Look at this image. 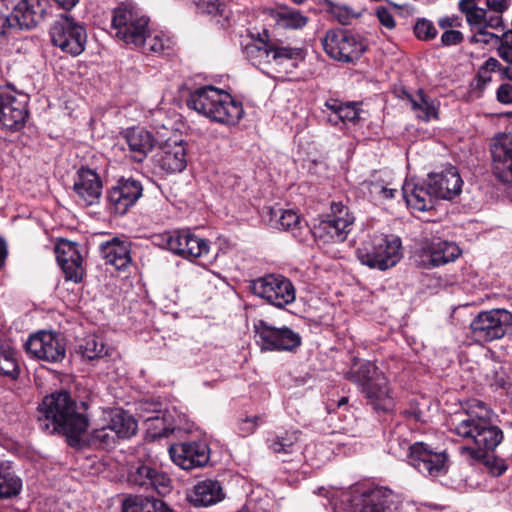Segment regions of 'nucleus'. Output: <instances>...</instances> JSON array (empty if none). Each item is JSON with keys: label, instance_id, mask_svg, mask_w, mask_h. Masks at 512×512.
Here are the masks:
<instances>
[{"label": "nucleus", "instance_id": "nucleus-1", "mask_svg": "<svg viewBox=\"0 0 512 512\" xmlns=\"http://www.w3.org/2000/svg\"><path fill=\"white\" fill-rule=\"evenodd\" d=\"M36 418L41 431L65 436L72 447L80 445L89 424L87 416L66 390L46 395L37 407Z\"/></svg>", "mask_w": 512, "mask_h": 512}, {"label": "nucleus", "instance_id": "nucleus-2", "mask_svg": "<svg viewBox=\"0 0 512 512\" xmlns=\"http://www.w3.org/2000/svg\"><path fill=\"white\" fill-rule=\"evenodd\" d=\"M491 414L483 402L477 401L452 422L456 435L472 441L473 446L463 447V450L474 459H482L493 452L503 439L502 430L491 423Z\"/></svg>", "mask_w": 512, "mask_h": 512}, {"label": "nucleus", "instance_id": "nucleus-3", "mask_svg": "<svg viewBox=\"0 0 512 512\" xmlns=\"http://www.w3.org/2000/svg\"><path fill=\"white\" fill-rule=\"evenodd\" d=\"M462 184L458 170L449 166L440 172L429 173L424 184L406 181L402 196L410 208L423 212L433 208L435 199L450 200L459 195Z\"/></svg>", "mask_w": 512, "mask_h": 512}, {"label": "nucleus", "instance_id": "nucleus-4", "mask_svg": "<svg viewBox=\"0 0 512 512\" xmlns=\"http://www.w3.org/2000/svg\"><path fill=\"white\" fill-rule=\"evenodd\" d=\"M187 106L210 120L224 124L236 125L243 117L244 110L240 102L224 90L214 86H204L192 91Z\"/></svg>", "mask_w": 512, "mask_h": 512}, {"label": "nucleus", "instance_id": "nucleus-5", "mask_svg": "<svg viewBox=\"0 0 512 512\" xmlns=\"http://www.w3.org/2000/svg\"><path fill=\"white\" fill-rule=\"evenodd\" d=\"M346 378L355 383L376 411L389 412L394 407L387 378L370 361H358L346 373Z\"/></svg>", "mask_w": 512, "mask_h": 512}, {"label": "nucleus", "instance_id": "nucleus-6", "mask_svg": "<svg viewBox=\"0 0 512 512\" xmlns=\"http://www.w3.org/2000/svg\"><path fill=\"white\" fill-rule=\"evenodd\" d=\"M390 450L397 456H406L408 463L419 473L429 477H439L447 473L449 458L445 451H434L428 444H409L399 438L390 441Z\"/></svg>", "mask_w": 512, "mask_h": 512}, {"label": "nucleus", "instance_id": "nucleus-7", "mask_svg": "<svg viewBox=\"0 0 512 512\" xmlns=\"http://www.w3.org/2000/svg\"><path fill=\"white\" fill-rule=\"evenodd\" d=\"M357 258L363 264L380 271L394 267L402 258V242L398 236L374 234L357 249Z\"/></svg>", "mask_w": 512, "mask_h": 512}, {"label": "nucleus", "instance_id": "nucleus-8", "mask_svg": "<svg viewBox=\"0 0 512 512\" xmlns=\"http://www.w3.org/2000/svg\"><path fill=\"white\" fill-rule=\"evenodd\" d=\"M472 338L478 343H489L512 336V313L506 309L479 312L470 322Z\"/></svg>", "mask_w": 512, "mask_h": 512}, {"label": "nucleus", "instance_id": "nucleus-9", "mask_svg": "<svg viewBox=\"0 0 512 512\" xmlns=\"http://www.w3.org/2000/svg\"><path fill=\"white\" fill-rule=\"evenodd\" d=\"M354 215L342 201L331 202L330 212L321 216L312 233L323 242H344L352 230Z\"/></svg>", "mask_w": 512, "mask_h": 512}, {"label": "nucleus", "instance_id": "nucleus-10", "mask_svg": "<svg viewBox=\"0 0 512 512\" xmlns=\"http://www.w3.org/2000/svg\"><path fill=\"white\" fill-rule=\"evenodd\" d=\"M322 45L332 59L351 63L358 60L367 49L366 40L347 29H331L325 34Z\"/></svg>", "mask_w": 512, "mask_h": 512}, {"label": "nucleus", "instance_id": "nucleus-11", "mask_svg": "<svg viewBox=\"0 0 512 512\" xmlns=\"http://www.w3.org/2000/svg\"><path fill=\"white\" fill-rule=\"evenodd\" d=\"M149 19L132 4H121L113 10L112 30L126 44L138 46L144 42Z\"/></svg>", "mask_w": 512, "mask_h": 512}, {"label": "nucleus", "instance_id": "nucleus-12", "mask_svg": "<svg viewBox=\"0 0 512 512\" xmlns=\"http://www.w3.org/2000/svg\"><path fill=\"white\" fill-rule=\"evenodd\" d=\"M252 293L277 308L293 303L296 291L293 283L281 274H266L251 281Z\"/></svg>", "mask_w": 512, "mask_h": 512}, {"label": "nucleus", "instance_id": "nucleus-13", "mask_svg": "<svg viewBox=\"0 0 512 512\" xmlns=\"http://www.w3.org/2000/svg\"><path fill=\"white\" fill-rule=\"evenodd\" d=\"M49 34L53 45L64 53L77 56L85 49L86 29L72 17L62 15L51 26Z\"/></svg>", "mask_w": 512, "mask_h": 512}, {"label": "nucleus", "instance_id": "nucleus-14", "mask_svg": "<svg viewBox=\"0 0 512 512\" xmlns=\"http://www.w3.org/2000/svg\"><path fill=\"white\" fill-rule=\"evenodd\" d=\"M256 343L262 351H294L301 345V336L287 326L275 327L265 320L254 323Z\"/></svg>", "mask_w": 512, "mask_h": 512}, {"label": "nucleus", "instance_id": "nucleus-15", "mask_svg": "<svg viewBox=\"0 0 512 512\" xmlns=\"http://www.w3.org/2000/svg\"><path fill=\"white\" fill-rule=\"evenodd\" d=\"M25 348L34 358L50 363L61 362L66 356L65 338L53 331H40L30 336Z\"/></svg>", "mask_w": 512, "mask_h": 512}, {"label": "nucleus", "instance_id": "nucleus-16", "mask_svg": "<svg viewBox=\"0 0 512 512\" xmlns=\"http://www.w3.org/2000/svg\"><path fill=\"white\" fill-rule=\"evenodd\" d=\"M460 254L461 250L454 242L433 239L422 242L414 258L417 266L432 269L455 261Z\"/></svg>", "mask_w": 512, "mask_h": 512}, {"label": "nucleus", "instance_id": "nucleus-17", "mask_svg": "<svg viewBox=\"0 0 512 512\" xmlns=\"http://www.w3.org/2000/svg\"><path fill=\"white\" fill-rule=\"evenodd\" d=\"M128 482L132 486L145 491H155L160 495H166L171 490V479L168 475L145 462H138L130 466Z\"/></svg>", "mask_w": 512, "mask_h": 512}, {"label": "nucleus", "instance_id": "nucleus-18", "mask_svg": "<svg viewBox=\"0 0 512 512\" xmlns=\"http://www.w3.org/2000/svg\"><path fill=\"white\" fill-rule=\"evenodd\" d=\"M12 19L18 30H32L49 15V0H13Z\"/></svg>", "mask_w": 512, "mask_h": 512}, {"label": "nucleus", "instance_id": "nucleus-19", "mask_svg": "<svg viewBox=\"0 0 512 512\" xmlns=\"http://www.w3.org/2000/svg\"><path fill=\"white\" fill-rule=\"evenodd\" d=\"M172 461L185 470L205 466L210 459V449L204 442H182L170 446Z\"/></svg>", "mask_w": 512, "mask_h": 512}, {"label": "nucleus", "instance_id": "nucleus-20", "mask_svg": "<svg viewBox=\"0 0 512 512\" xmlns=\"http://www.w3.org/2000/svg\"><path fill=\"white\" fill-rule=\"evenodd\" d=\"M143 194L142 184L132 178L120 179L117 184L107 192V200L111 210L123 215L130 207L135 205Z\"/></svg>", "mask_w": 512, "mask_h": 512}, {"label": "nucleus", "instance_id": "nucleus-21", "mask_svg": "<svg viewBox=\"0 0 512 512\" xmlns=\"http://www.w3.org/2000/svg\"><path fill=\"white\" fill-rule=\"evenodd\" d=\"M492 171L504 184L512 183V136L497 135L491 144Z\"/></svg>", "mask_w": 512, "mask_h": 512}, {"label": "nucleus", "instance_id": "nucleus-22", "mask_svg": "<svg viewBox=\"0 0 512 512\" xmlns=\"http://www.w3.org/2000/svg\"><path fill=\"white\" fill-rule=\"evenodd\" d=\"M56 259L61 267L65 279L79 283L82 281L84 268L82 256L77 244L66 239H61L55 246Z\"/></svg>", "mask_w": 512, "mask_h": 512}, {"label": "nucleus", "instance_id": "nucleus-23", "mask_svg": "<svg viewBox=\"0 0 512 512\" xmlns=\"http://www.w3.org/2000/svg\"><path fill=\"white\" fill-rule=\"evenodd\" d=\"M102 181L96 171L81 167L74 177L73 191L86 206L97 204L102 195Z\"/></svg>", "mask_w": 512, "mask_h": 512}, {"label": "nucleus", "instance_id": "nucleus-24", "mask_svg": "<svg viewBox=\"0 0 512 512\" xmlns=\"http://www.w3.org/2000/svg\"><path fill=\"white\" fill-rule=\"evenodd\" d=\"M27 117L25 103L19 101L9 89L0 101V127L17 130L24 124Z\"/></svg>", "mask_w": 512, "mask_h": 512}, {"label": "nucleus", "instance_id": "nucleus-25", "mask_svg": "<svg viewBox=\"0 0 512 512\" xmlns=\"http://www.w3.org/2000/svg\"><path fill=\"white\" fill-rule=\"evenodd\" d=\"M155 165L163 172H182L186 165V149L182 142H166L155 155Z\"/></svg>", "mask_w": 512, "mask_h": 512}, {"label": "nucleus", "instance_id": "nucleus-26", "mask_svg": "<svg viewBox=\"0 0 512 512\" xmlns=\"http://www.w3.org/2000/svg\"><path fill=\"white\" fill-rule=\"evenodd\" d=\"M358 512H397L398 502L394 493L385 487H375L362 494Z\"/></svg>", "mask_w": 512, "mask_h": 512}, {"label": "nucleus", "instance_id": "nucleus-27", "mask_svg": "<svg viewBox=\"0 0 512 512\" xmlns=\"http://www.w3.org/2000/svg\"><path fill=\"white\" fill-rule=\"evenodd\" d=\"M100 253L106 263L114 266L117 270L125 269L131 263L130 242L119 238L101 243Z\"/></svg>", "mask_w": 512, "mask_h": 512}, {"label": "nucleus", "instance_id": "nucleus-28", "mask_svg": "<svg viewBox=\"0 0 512 512\" xmlns=\"http://www.w3.org/2000/svg\"><path fill=\"white\" fill-rule=\"evenodd\" d=\"M124 138L129 148L130 157L136 162H142L155 145L153 135L143 128L128 129Z\"/></svg>", "mask_w": 512, "mask_h": 512}, {"label": "nucleus", "instance_id": "nucleus-29", "mask_svg": "<svg viewBox=\"0 0 512 512\" xmlns=\"http://www.w3.org/2000/svg\"><path fill=\"white\" fill-rule=\"evenodd\" d=\"M224 498L223 488L217 480L205 479L198 482L189 496L194 506H210Z\"/></svg>", "mask_w": 512, "mask_h": 512}, {"label": "nucleus", "instance_id": "nucleus-30", "mask_svg": "<svg viewBox=\"0 0 512 512\" xmlns=\"http://www.w3.org/2000/svg\"><path fill=\"white\" fill-rule=\"evenodd\" d=\"M301 431L286 430L267 439L268 448L278 455H290L301 450Z\"/></svg>", "mask_w": 512, "mask_h": 512}, {"label": "nucleus", "instance_id": "nucleus-31", "mask_svg": "<svg viewBox=\"0 0 512 512\" xmlns=\"http://www.w3.org/2000/svg\"><path fill=\"white\" fill-rule=\"evenodd\" d=\"M247 60L262 70L272 63V42L262 38H252L243 49Z\"/></svg>", "mask_w": 512, "mask_h": 512}, {"label": "nucleus", "instance_id": "nucleus-32", "mask_svg": "<svg viewBox=\"0 0 512 512\" xmlns=\"http://www.w3.org/2000/svg\"><path fill=\"white\" fill-rule=\"evenodd\" d=\"M195 4L201 13L213 16L222 28L235 22L234 13L224 0H195Z\"/></svg>", "mask_w": 512, "mask_h": 512}, {"label": "nucleus", "instance_id": "nucleus-33", "mask_svg": "<svg viewBox=\"0 0 512 512\" xmlns=\"http://www.w3.org/2000/svg\"><path fill=\"white\" fill-rule=\"evenodd\" d=\"M270 225L273 228L289 231L294 237L300 236L301 220L293 210L282 208L270 209Z\"/></svg>", "mask_w": 512, "mask_h": 512}, {"label": "nucleus", "instance_id": "nucleus-34", "mask_svg": "<svg viewBox=\"0 0 512 512\" xmlns=\"http://www.w3.org/2000/svg\"><path fill=\"white\" fill-rule=\"evenodd\" d=\"M117 438H130L136 434L137 423L133 416L121 409L112 410L108 414V423Z\"/></svg>", "mask_w": 512, "mask_h": 512}, {"label": "nucleus", "instance_id": "nucleus-35", "mask_svg": "<svg viewBox=\"0 0 512 512\" xmlns=\"http://www.w3.org/2000/svg\"><path fill=\"white\" fill-rule=\"evenodd\" d=\"M75 352L83 359L94 360L107 356L108 348L100 336L89 334L79 341Z\"/></svg>", "mask_w": 512, "mask_h": 512}, {"label": "nucleus", "instance_id": "nucleus-36", "mask_svg": "<svg viewBox=\"0 0 512 512\" xmlns=\"http://www.w3.org/2000/svg\"><path fill=\"white\" fill-rule=\"evenodd\" d=\"M408 99L419 119L429 121L438 118V102L426 96L422 90H419L415 96L409 95Z\"/></svg>", "mask_w": 512, "mask_h": 512}, {"label": "nucleus", "instance_id": "nucleus-37", "mask_svg": "<svg viewBox=\"0 0 512 512\" xmlns=\"http://www.w3.org/2000/svg\"><path fill=\"white\" fill-rule=\"evenodd\" d=\"M18 374L15 350L9 344L0 341V375L15 379Z\"/></svg>", "mask_w": 512, "mask_h": 512}, {"label": "nucleus", "instance_id": "nucleus-38", "mask_svg": "<svg viewBox=\"0 0 512 512\" xmlns=\"http://www.w3.org/2000/svg\"><path fill=\"white\" fill-rule=\"evenodd\" d=\"M173 41L170 37L163 34L149 35L148 31L144 34V42L137 46L143 53L162 54L172 48Z\"/></svg>", "mask_w": 512, "mask_h": 512}, {"label": "nucleus", "instance_id": "nucleus-39", "mask_svg": "<svg viewBox=\"0 0 512 512\" xmlns=\"http://www.w3.org/2000/svg\"><path fill=\"white\" fill-rule=\"evenodd\" d=\"M327 109L331 112L336 113L338 120L342 123L352 122L356 123L360 120L361 110L356 106L355 103H340L337 100L328 101L325 103Z\"/></svg>", "mask_w": 512, "mask_h": 512}, {"label": "nucleus", "instance_id": "nucleus-40", "mask_svg": "<svg viewBox=\"0 0 512 512\" xmlns=\"http://www.w3.org/2000/svg\"><path fill=\"white\" fill-rule=\"evenodd\" d=\"M188 232L189 229H179L167 232L163 235L167 248L173 253L183 257L185 250L188 247Z\"/></svg>", "mask_w": 512, "mask_h": 512}, {"label": "nucleus", "instance_id": "nucleus-41", "mask_svg": "<svg viewBox=\"0 0 512 512\" xmlns=\"http://www.w3.org/2000/svg\"><path fill=\"white\" fill-rule=\"evenodd\" d=\"M188 247L184 252L183 258L196 259L206 257L209 253V242L195 234L190 230L188 232Z\"/></svg>", "mask_w": 512, "mask_h": 512}, {"label": "nucleus", "instance_id": "nucleus-42", "mask_svg": "<svg viewBox=\"0 0 512 512\" xmlns=\"http://www.w3.org/2000/svg\"><path fill=\"white\" fill-rule=\"evenodd\" d=\"M308 22V18L298 10H287L278 13L277 24L286 29H300Z\"/></svg>", "mask_w": 512, "mask_h": 512}, {"label": "nucleus", "instance_id": "nucleus-43", "mask_svg": "<svg viewBox=\"0 0 512 512\" xmlns=\"http://www.w3.org/2000/svg\"><path fill=\"white\" fill-rule=\"evenodd\" d=\"M116 434L107 424L101 428L94 429L90 435V443L98 448H111L116 444Z\"/></svg>", "mask_w": 512, "mask_h": 512}, {"label": "nucleus", "instance_id": "nucleus-44", "mask_svg": "<svg viewBox=\"0 0 512 512\" xmlns=\"http://www.w3.org/2000/svg\"><path fill=\"white\" fill-rule=\"evenodd\" d=\"M272 50V63L276 65H281L288 60L303 59V51L301 48L279 46L272 43Z\"/></svg>", "mask_w": 512, "mask_h": 512}, {"label": "nucleus", "instance_id": "nucleus-45", "mask_svg": "<svg viewBox=\"0 0 512 512\" xmlns=\"http://www.w3.org/2000/svg\"><path fill=\"white\" fill-rule=\"evenodd\" d=\"M22 487L21 480L10 473H0V498L17 495Z\"/></svg>", "mask_w": 512, "mask_h": 512}, {"label": "nucleus", "instance_id": "nucleus-46", "mask_svg": "<svg viewBox=\"0 0 512 512\" xmlns=\"http://www.w3.org/2000/svg\"><path fill=\"white\" fill-rule=\"evenodd\" d=\"M155 498L129 496L122 503V512H149Z\"/></svg>", "mask_w": 512, "mask_h": 512}, {"label": "nucleus", "instance_id": "nucleus-47", "mask_svg": "<svg viewBox=\"0 0 512 512\" xmlns=\"http://www.w3.org/2000/svg\"><path fill=\"white\" fill-rule=\"evenodd\" d=\"M414 33L420 40H431L437 36V30L433 23L429 20L422 19L417 21L414 27Z\"/></svg>", "mask_w": 512, "mask_h": 512}, {"label": "nucleus", "instance_id": "nucleus-48", "mask_svg": "<svg viewBox=\"0 0 512 512\" xmlns=\"http://www.w3.org/2000/svg\"><path fill=\"white\" fill-rule=\"evenodd\" d=\"M493 476H500L507 470L505 460L487 453V456L480 459Z\"/></svg>", "mask_w": 512, "mask_h": 512}, {"label": "nucleus", "instance_id": "nucleus-49", "mask_svg": "<svg viewBox=\"0 0 512 512\" xmlns=\"http://www.w3.org/2000/svg\"><path fill=\"white\" fill-rule=\"evenodd\" d=\"M261 418L259 416L245 417L239 422V432L242 436H248L255 432Z\"/></svg>", "mask_w": 512, "mask_h": 512}, {"label": "nucleus", "instance_id": "nucleus-50", "mask_svg": "<svg viewBox=\"0 0 512 512\" xmlns=\"http://www.w3.org/2000/svg\"><path fill=\"white\" fill-rule=\"evenodd\" d=\"M465 18L471 31H473L476 29V27L482 25L484 21H486V10L484 8L479 7L476 10L466 14Z\"/></svg>", "mask_w": 512, "mask_h": 512}, {"label": "nucleus", "instance_id": "nucleus-51", "mask_svg": "<svg viewBox=\"0 0 512 512\" xmlns=\"http://www.w3.org/2000/svg\"><path fill=\"white\" fill-rule=\"evenodd\" d=\"M396 192V189L388 188L380 182L370 183V193L374 196H378L379 198L392 199Z\"/></svg>", "mask_w": 512, "mask_h": 512}, {"label": "nucleus", "instance_id": "nucleus-52", "mask_svg": "<svg viewBox=\"0 0 512 512\" xmlns=\"http://www.w3.org/2000/svg\"><path fill=\"white\" fill-rule=\"evenodd\" d=\"M464 39L462 32L458 30H446L441 35V44L443 46H453L460 44Z\"/></svg>", "mask_w": 512, "mask_h": 512}, {"label": "nucleus", "instance_id": "nucleus-53", "mask_svg": "<svg viewBox=\"0 0 512 512\" xmlns=\"http://www.w3.org/2000/svg\"><path fill=\"white\" fill-rule=\"evenodd\" d=\"M376 16L381 23L387 29H393L396 25L394 17L389 9L385 7H378L376 10Z\"/></svg>", "mask_w": 512, "mask_h": 512}, {"label": "nucleus", "instance_id": "nucleus-54", "mask_svg": "<svg viewBox=\"0 0 512 512\" xmlns=\"http://www.w3.org/2000/svg\"><path fill=\"white\" fill-rule=\"evenodd\" d=\"M12 30H18V26L14 25L12 13L10 15H6L0 12V37L6 35Z\"/></svg>", "mask_w": 512, "mask_h": 512}, {"label": "nucleus", "instance_id": "nucleus-55", "mask_svg": "<svg viewBox=\"0 0 512 512\" xmlns=\"http://www.w3.org/2000/svg\"><path fill=\"white\" fill-rule=\"evenodd\" d=\"M497 99L503 104L512 103V85L502 84L497 90Z\"/></svg>", "mask_w": 512, "mask_h": 512}, {"label": "nucleus", "instance_id": "nucleus-56", "mask_svg": "<svg viewBox=\"0 0 512 512\" xmlns=\"http://www.w3.org/2000/svg\"><path fill=\"white\" fill-rule=\"evenodd\" d=\"M486 6L488 9H490L498 14H502L509 8V1L508 0H487Z\"/></svg>", "mask_w": 512, "mask_h": 512}, {"label": "nucleus", "instance_id": "nucleus-57", "mask_svg": "<svg viewBox=\"0 0 512 512\" xmlns=\"http://www.w3.org/2000/svg\"><path fill=\"white\" fill-rule=\"evenodd\" d=\"M438 25L441 29H449L461 25L458 16H445L438 20Z\"/></svg>", "mask_w": 512, "mask_h": 512}, {"label": "nucleus", "instance_id": "nucleus-58", "mask_svg": "<svg viewBox=\"0 0 512 512\" xmlns=\"http://www.w3.org/2000/svg\"><path fill=\"white\" fill-rule=\"evenodd\" d=\"M477 8H479L477 0H460L458 3V9L464 15L476 10Z\"/></svg>", "mask_w": 512, "mask_h": 512}, {"label": "nucleus", "instance_id": "nucleus-59", "mask_svg": "<svg viewBox=\"0 0 512 512\" xmlns=\"http://www.w3.org/2000/svg\"><path fill=\"white\" fill-rule=\"evenodd\" d=\"M485 27L492 28V29H498L504 27V21L501 14L499 15H493L490 17L486 16V21L483 23Z\"/></svg>", "mask_w": 512, "mask_h": 512}, {"label": "nucleus", "instance_id": "nucleus-60", "mask_svg": "<svg viewBox=\"0 0 512 512\" xmlns=\"http://www.w3.org/2000/svg\"><path fill=\"white\" fill-rule=\"evenodd\" d=\"M487 29L488 28L485 27L484 24H482V25L476 27V29L474 31H477V34L479 35L480 38L488 39V44L491 42L492 39L500 40L499 35L489 32V31H487Z\"/></svg>", "mask_w": 512, "mask_h": 512}, {"label": "nucleus", "instance_id": "nucleus-61", "mask_svg": "<svg viewBox=\"0 0 512 512\" xmlns=\"http://www.w3.org/2000/svg\"><path fill=\"white\" fill-rule=\"evenodd\" d=\"M498 56L508 64H512V47L499 45L497 48Z\"/></svg>", "mask_w": 512, "mask_h": 512}, {"label": "nucleus", "instance_id": "nucleus-62", "mask_svg": "<svg viewBox=\"0 0 512 512\" xmlns=\"http://www.w3.org/2000/svg\"><path fill=\"white\" fill-rule=\"evenodd\" d=\"M500 67H501L500 62L496 58H493V57L488 58L483 65V68L486 71H490V72H495V71L499 70Z\"/></svg>", "mask_w": 512, "mask_h": 512}, {"label": "nucleus", "instance_id": "nucleus-63", "mask_svg": "<svg viewBox=\"0 0 512 512\" xmlns=\"http://www.w3.org/2000/svg\"><path fill=\"white\" fill-rule=\"evenodd\" d=\"M8 256V247L6 241L0 237V269L5 265Z\"/></svg>", "mask_w": 512, "mask_h": 512}, {"label": "nucleus", "instance_id": "nucleus-64", "mask_svg": "<svg viewBox=\"0 0 512 512\" xmlns=\"http://www.w3.org/2000/svg\"><path fill=\"white\" fill-rule=\"evenodd\" d=\"M499 41L501 42L500 45L507 46V47H512V30L509 29V30L505 31L500 36V40Z\"/></svg>", "mask_w": 512, "mask_h": 512}]
</instances>
